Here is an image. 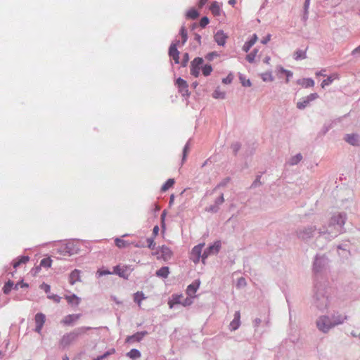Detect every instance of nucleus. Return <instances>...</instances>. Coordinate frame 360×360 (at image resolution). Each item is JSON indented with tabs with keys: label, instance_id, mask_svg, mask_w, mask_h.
<instances>
[{
	"label": "nucleus",
	"instance_id": "obj_1",
	"mask_svg": "<svg viewBox=\"0 0 360 360\" xmlns=\"http://www.w3.org/2000/svg\"><path fill=\"white\" fill-rule=\"evenodd\" d=\"M346 316H339L338 321L332 322L328 316H322L316 321L318 328L323 333H328L333 327L341 324L346 319Z\"/></svg>",
	"mask_w": 360,
	"mask_h": 360
},
{
	"label": "nucleus",
	"instance_id": "obj_2",
	"mask_svg": "<svg viewBox=\"0 0 360 360\" xmlns=\"http://www.w3.org/2000/svg\"><path fill=\"white\" fill-rule=\"evenodd\" d=\"M90 328V327H81L72 332L65 334L60 340V345L63 348L68 347L74 342L79 335L85 333Z\"/></svg>",
	"mask_w": 360,
	"mask_h": 360
},
{
	"label": "nucleus",
	"instance_id": "obj_3",
	"mask_svg": "<svg viewBox=\"0 0 360 360\" xmlns=\"http://www.w3.org/2000/svg\"><path fill=\"white\" fill-rule=\"evenodd\" d=\"M78 252L79 248L74 242L71 241L62 243L58 248V253L63 257L71 256L77 254Z\"/></svg>",
	"mask_w": 360,
	"mask_h": 360
},
{
	"label": "nucleus",
	"instance_id": "obj_4",
	"mask_svg": "<svg viewBox=\"0 0 360 360\" xmlns=\"http://www.w3.org/2000/svg\"><path fill=\"white\" fill-rule=\"evenodd\" d=\"M134 269L129 265H117L113 268L112 274L124 279H128Z\"/></svg>",
	"mask_w": 360,
	"mask_h": 360
},
{
	"label": "nucleus",
	"instance_id": "obj_5",
	"mask_svg": "<svg viewBox=\"0 0 360 360\" xmlns=\"http://www.w3.org/2000/svg\"><path fill=\"white\" fill-rule=\"evenodd\" d=\"M157 256V259H162L164 261H168L173 255L172 250L167 246L162 245L159 247L158 249L153 253Z\"/></svg>",
	"mask_w": 360,
	"mask_h": 360
},
{
	"label": "nucleus",
	"instance_id": "obj_6",
	"mask_svg": "<svg viewBox=\"0 0 360 360\" xmlns=\"http://www.w3.org/2000/svg\"><path fill=\"white\" fill-rule=\"evenodd\" d=\"M203 59L202 58H195L191 63L190 67L191 74L195 77L200 75V70L202 68Z\"/></svg>",
	"mask_w": 360,
	"mask_h": 360
},
{
	"label": "nucleus",
	"instance_id": "obj_7",
	"mask_svg": "<svg viewBox=\"0 0 360 360\" xmlns=\"http://www.w3.org/2000/svg\"><path fill=\"white\" fill-rule=\"evenodd\" d=\"M221 248L220 241H216L213 245L210 246L205 250L202 255V261L205 264V259L210 255L217 254Z\"/></svg>",
	"mask_w": 360,
	"mask_h": 360
},
{
	"label": "nucleus",
	"instance_id": "obj_8",
	"mask_svg": "<svg viewBox=\"0 0 360 360\" xmlns=\"http://www.w3.org/2000/svg\"><path fill=\"white\" fill-rule=\"evenodd\" d=\"M204 243H200L198 245H195L191 251V259L193 260L194 263H198L200 261V258L202 257L201 252L202 250L204 247Z\"/></svg>",
	"mask_w": 360,
	"mask_h": 360
},
{
	"label": "nucleus",
	"instance_id": "obj_9",
	"mask_svg": "<svg viewBox=\"0 0 360 360\" xmlns=\"http://www.w3.org/2000/svg\"><path fill=\"white\" fill-rule=\"evenodd\" d=\"M176 84L178 86L179 91L181 94L183 96H189L190 93L188 91V85L184 79L181 78H178L176 81Z\"/></svg>",
	"mask_w": 360,
	"mask_h": 360
},
{
	"label": "nucleus",
	"instance_id": "obj_10",
	"mask_svg": "<svg viewBox=\"0 0 360 360\" xmlns=\"http://www.w3.org/2000/svg\"><path fill=\"white\" fill-rule=\"evenodd\" d=\"M179 44V41L176 43L172 44L169 49V56L174 60L175 63L176 64L179 63V51L177 50V45Z\"/></svg>",
	"mask_w": 360,
	"mask_h": 360
},
{
	"label": "nucleus",
	"instance_id": "obj_11",
	"mask_svg": "<svg viewBox=\"0 0 360 360\" xmlns=\"http://www.w3.org/2000/svg\"><path fill=\"white\" fill-rule=\"evenodd\" d=\"M34 321L36 323V328L35 331L38 333H40L41 331V329L43 328V326L46 321V316L42 313H37L35 315Z\"/></svg>",
	"mask_w": 360,
	"mask_h": 360
},
{
	"label": "nucleus",
	"instance_id": "obj_12",
	"mask_svg": "<svg viewBox=\"0 0 360 360\" xmlns=\"http://www.w3.org/2000/svg\"><path fill=\"white\" fill-rule=\"evenodd\" d=\"M81 317V314H69L65 316L62 320L61 323L64 326H72L76 323Z\"/></svg>",
	"mask_w": 360,
	"mask_h": 360
},
{
	"label": "nucleus",
	"instance_id": "obj_13",
	"mask_svg": "<svg viewBox=\"0 0 360 360\" xmlns=\"http://www.w3.org/2000/svg\"><path fill=\"white\" fill-rule=\"evenodd\" d=\"M200 282L197 280L195 281L193 283L190 284L186 289V294L191 297H195V294L197 292V290L199 288Z\"/></svg>",
	"mask_w": 360,
	"mask_h": 360
},
{
	"label": "nucleus",
	"instance_id": "obj_14",
	"mask_svg": "<svg viewBox=\"0 0 360 360\" xmlns=\"http://www.w3.org/2000/svg\"><path fill=\"white\" fill-rule=\"evenodd\" d=\"M214 38L218 45L224 46L228 36L222 30H219L214 34Z\"/></svg>",
	"mask_w": 360,
	"mask_h": 360
},
{
	"label": "nucleus",
	"instance_id": "obj_15",
	"mask_svg": "<svg viewBox=\"0 0 360 360\" xmlns=\"http://www.w3.org/2000/svg\"><path fill=\"white\" fill-rule=\"evenodd\" d=\"M240 326V311H236L234 314V319L230 323L229 328L231 330H237Z\"/></svg>",
	"mask_w": 360,
	"mask_h": 360
},
{
	"label": "nucleus",
	"instance_id": "obj_16",
	"mask_svg": "<svg viewBox=\"0 0 360 360\" xmlns=\"http://www.w3.org/2000/svg\"><path fill=\"white\" fill-rule=\"evenodd\" d=\"M64 297L67 300L68 303L71 306L77 307L81 302V299L75 294L70 295H65Z\"/></svg>",
	"mask_w": 360,
	"mask_h": 360
},
{
	"label": "nucleus",
	"instance_id": "obj_17",
	"mask_svg": "<svg viewBox=\"0 0 360 360\" xmlns=\"http://www.w3.org/2000/svg\"><path fill=\"white\" fill-rule=\"evenodd\" d=\"M221 6L219 2L214 1L212 3L210 7V10L213 15L214 16H219L221 14Z\"/></svg>",
	"mask_w": 360,
	"mask_h": 360
},
{
	"label": "nucleus",
	"instance_id": "obj_18",
	"mask_svg": "<svg viewBox=\"0 0 360 360\" xmlns=\"http://www.w3.org/2000/svg\"><path fill=\"white\" fill-rule=\"evenodd\" d=\"M79 281H80V271L75 269L70 274L69 282L71 285H74L76 282Z\"/></svg>",
	"mask_w": 360,
	"mask_h": 360
},
{
	"label": "nucleus",
	"instance_id": "obj_19",
	"mask_svg": "<svg viewBox=\"0 0 360 360\" xmlns=\"http://www.w3.org/2000/svg\"><path fill=\"white\" fill-rule=\"evenodd\" d=\"M183 297V295H173L172 299L168 302L169 308L172 309L175 304H181Z\"/></svg>",
	"mask_w": 360,
	"mask_h": 360
},
{
	"label": "nucleus",
	"instance_id": "obj_20",
	"mask_svg": "<svg viewBox=\"0 0 360 360\" xmlns=\"http://www.w3.org/2000/svg\"><path fill=\"white\" fill-rule=\"evenodd\" d=\"M339 79V75L337 73H333L328 77L327 79L323 80L321 83V87L325 88L326 86L330 85L333 81Z\"/></svg>",
	"mask_w": 360,
	"mask_h": 360
},
{
	"label": "nucleus",
	"instance_id": "obj_21",
	"mask_svg": "<svg viewBox=\"0 0 360 360\" xmlns=\"http://www.w3.org/2000/svg\"><path fill=\"white\" fill-rule=\"evenodd\" d=\"M29 259L30 258L28 256H20L13 261V266L14 269H17L21 264H26L29 261Z\"/></svg>",
	"mask_w": 360,
	"mask_h": 360
},
{
	"label": "nucleus",
	"instance_id": "obj_22",
	"mask_svg": "<svg viewBox=\"0 0 360 360\" xmlns=\"http://www.w3.org/2000/svg\"><path fill=\"white\" fill-rule=\"evenodd\" d=\"M257 40V34H253L252 38L247 42L245 43V44L243 46V50L245 52H248L250 48L255 44V42Z\"/></svg>",
	"mask_w": 360,
	"mask_h": 360
},
{
	"label": "nucleus",
	"instance_id": "obj_23",
	"mask_svg": "<svg viewBox=\"0 0 360 360\" xmlns=\"http://www.w3.org/2000/svg\"><path fill=\"white\" fill-rule=\"evenodd\" d=\"M345 139L347 143L352 146L359 145V136L356 134H347Z\"/></svg>",
	"mask_w": 360,
	"mask_h": 360
},
{
	"label": "nucleus",
	"instance_id": "obj_24",
	"mask_svg": "<svg viewBox=\"0 0 360 360\" xmlns=\"http://www.w3.org/2000/svg\"><path fill=\"white\" fill-rule=\"evenodd\" d=\"M297 83L305 88L312 87L314 86V80L310 78L302 79L301 80H299Z\"/></svg>",
	"mask_w": 360,
	"mask_h": 360
},
{
	"label": "nucleus",
	"instance_id": "obj_25",
	"mask_svg": "<svg viewBox=\"0 0 360 360\" xmlns=\"http://www.w3.org/2000/svg\"><path fill=\"white\" fill-rule=\"evenodd\" d=\"M145 297L143 292L138 291L134 295V301L138 304L139 307H141L142 300H145Z\"/></svg>",
	"mask_w": 360,
	"mask_h": 360
},
{
	"label": "nucleus",
	"instance_id": "obj_26",
	"mask_svg": "<svg viewBox=\"0 0 360 360\" xmlns=\"http://www.w3.org/2000/svg\"><path fill=\"white\" fill-rule=\"evenodd\" d=\"M169 274V268L163 266L156 271V275L158 277L167 278Z\"/></svg>",
	"mask_w": 360,
	"mask_h": 360
},
{
	"label": "nucleus",
	"instance_id": "obj_27",
	"mask_svg": "<svg viewBox=\"0 0 360 360\" xmlns=\"http://www.w3.org/2000/svg\"><path fill=\"white\" fill-rule=\"evenodd\" d=\"M115 243L116 246L119 248H127L130 245V243L129 242H127V240H122L119 238H116L115 239Z\"/></svg>",
	"mask_w": 360,
	"mask_h": 360
},
{
	"label": "nucleus",
	"instance_id": "obj_28",
	"mask_svg": "<svg viewBox=\"0 0 360 360\" xmlns=\"http://www.w3.org/2000/svg\"><path fill=\"white\" fill-rule=\"evenodd\" d=\"M174 184V180L173 179H169L162 186L161 191L165 192L169 188H172Z\"/></svg>",
	"mask_w": 360,
	"mask_h": 360
},
{
	"label": "nucleus",
	"instance_id": "obj_29",
	"mask_svg": "<svg viewBox=\"0 0 360 360\" xmlns=\"http://www.w3.org/2000/svg\"><path fill=\"white\" fill-rule=\"evenodd\" d=\"M127 356L131 359H137L141 356V353L138 349H132L127 353Z\"/></svg>",
	"mask_w": 360,
	"mask_h": 360
},
{
	"label": "nucleus",
	"instance_id": "obj_30",
	"mask_svg": "<svg viewBox=\"0 0 360 360\" xmlns=\"http://www.w3.org/2000/svg\"><path fill=\"white\" fill-rule=\"evenodd\" d=\"M261 78L264 82H272L274 80V77L271 72L261 74Z\"/></svg>",
	"mask_w": 360,
	"mask_h": 360
},
{
	"label": "nucleus",
	"instance_id": "obj_31",
	"mask_svg": "<svg viewBox=\"0 0 360 360\" xmlns=\"http://www.w3.org/2000/svg\"><path fill=\"white\" fill-rule=\"evenodd\" d=\"M306 58V51L297 50L294 53V58L295 60L304 59Z\"/></svg>",
	"mask_w": 360,
	"mask_h": 360
},
{
	"label": "nucleus",
	"instance_id": "obj_32",
	"mask_svg": "<svg viewBox=\"0 0 360 360\" xmlns=\"http://www.w3.org/2000/svg\"><path fill=\"white\" fill-rule=\"evenodd\" d=\"M13 285H14L13 282L11 281H8L7 283H5V285L3 288L4 292L5 294H8L11 292Z\"/></svg>",
	"mask_w": 360,
	"mask_h": 360
},
{
	"label": "nucleus",
	"instance_id": "obj_33",
	"mask_svg": "<svg viewBox=\"0 0 360 360\" xmlns=\"http://www.w3.org/2000/svg\"><path fill=\"white\" fill-rule=\"evenodd\" d=\"M212 72V68L210 65H205L202 66V72L204 76H209Z\"/></svg>",
	"mask_w": 360,
	"mask_h": 360
},
{
	"label": "nucleus",
	"instance_id": "obj_34",
	"mask_svg": "<svg viewBox=\"0 0 360 360\" xmlns=\"http://www.w3.org/2000/svg\"><path fill=\"white\" fill-rule=\"evenodd\" d=\"M52 264V260L50 257L44 258L41 260L40 265L45 268L51 267Z\"/></svg>",
	"mask_w": 360,
	"mask_h": 360
},
{
	"label": "nucleus",
	"instance_id": "obj_35",
	"mask_svg": "<svg viewBox=\"0 0 360 360\" xmlns=\"http://www.w3.org/2000/svg\"><path fill=\"white\" fill-rule=\"evenodd\" d=\"M180 34H181V39H182L181 44L184 45L186 42L187 39H188L187 31H186L185 27L182 26L181 27Z\"/></svg>",
	"mask_w": 360,
	"mask_h": 360
},
{
	"label": "nucleus",
	"instance_id": "obj_36",
	"mask_svg": "<svg viewBox=\"0 0 360 360\" xmlns=\"http://www.w3.org/2000/svg\"><path fill=\"white\" fill-rule=\"evenodd\" d=\"M145 335V333H136V334H134L132 336H130V337H128L127 339V342H129L132 340H136V341H139L141 340L143 337Z\"/></svg>",
	"mask_w": 360,
	"mask_h": 360
},
{
	"label": "nucleus",
	"instance_id": "obj_37",
	"mask_svg": "<svg viewBox=\"0 0 360 360\" xmlns=\"http://www.w3.org/2000/svg\"><path fill=\"white\" fill-rule=\"evenodd\" d=\"M198 15H199L198 12L195 9H193V8L190 9L186 13L187 18H191V19H195L196 18L198 17Z\"/></svg>",
	"mask_w": 360,
	"mask_h": 360
},
{
	"label": "nucleus",
	"instance_id": "obj_38",
	"mask_svg": "<svg viewBox=\"0 0 360 360\" xmlns=\"http://www.w3.org/2000/svg\"><path fill=\"white\" fill-rule=\"evenodd\" d=\"M214 98L223 99L225 98V92L221 91L219 89H217L212 94Z\"/></svg>",
	"mask_w": 360,
	"mask_h": 360
},
{
	"label": "nucleus",
	"instance_id": "obj_39",
	"mask_svg": "<svg viewBox=\"0 0 360 360\" xmlns=\"http://www.w3.org/2000/svg\"><path fill=\"white\" fill-rule=\"evenodd\" d=\"M257 50H255L253 52L249 53L248 55H247L246 56V59L249 62V63H253L255 59V57H256V55H257Z\"/></svg>",
	"mask_w": 360,
	"mask_h": 360
},
{
	"label": "nucleus",
	"instance_id": "obj_40",
	"mask_svg": "<svg viewBox=\"0 0 360 360\" xmlns=\"http://www.w3.org/2000/svg\"><path fill=\"white\" fill-rule=\"evenodd\" d=\"M302 159L301 154H297L295 157H292L290 160V165H296Z\"/></svg>",
	"mask_w": 360,
	"mask_h": 360
},
{
	"label": "nucleus",
	"instance_id": "obj_41",
	"mask_svg": "<svg viewBox=\"0 0 360 360\" xmlns=\"http://www.w3.org/2000/svg\"><path fill=\"white\" fill-rule=\"evenodd\" d=\"M115 349H112L111 350L106 352L103 355H101V356H98V358H96V359H95L94 360H103V359H105L108 356L115 353Z\"/></svg>",
	"mask_w": 360,
	"mask_h": 360
},
{
	"label": "nucleus",
	"instance_id": "obj_42",
	"mask_svg": "<svg viewBox=\"0 0 360 360\" xmlns=\"http://www.w3.org/2000/svg\"><path fill=\"white\" fill-rule=\"evenodd\" d=\"M154 239H155V238H153V237H151V238H149L147 239L148 247L150 250L155 249V243Z\"/></svg>",
	"mask_w": 360,
	"mask_h": 360
},
{
	"label": "nucleus",
	"instance_id": "obj_43",
	"mask_svg": "<svg viewBox=\"0 0 360 360\" xmlns=\"http://www.w3.org/2000/svg\"><path fill=\"white\" fill-rule=\"evenodd\" d=\"M209 19L207 17H202L200 21V26L202 27H205L209 24Z\"/></svg>",
	"mask_w": 360,
	"mask_h": 360
},
{
	"label": "nucleus",
	"instance_id": "obj_44",
	"mask_svg": "<svg viewBox=\"0 0 360 360\" xmlns=\"http://www.w3.org/2000/svg\"><path fill=\"white\" fill-rule=\"evenodd\" d=\"M280 70L281 72H283L286 75V82L288 83L289 82V78L292 76V72L290 70H285L283 68H281Z\"/></svg>",
	"mask_w": 360,
	"mask_h": 360
},
{
	"label": "nucleus",
	"instance_id": "obj_45",
	"mask_svg": "<svg viewBox=\"0 0 360 360\" xmlns=\"http://www.w3.org/2000/svg\"><path fill=\"white\" fill-rule=\"evenodd\" d=\"M319 98V95L316 93H313L307 96V97L305 98L309 103L314 101L315 99Z\"/></svg>",
	"mask_w": 360,
	"mask_h": 360
},
{
	"label": "nucleus",
	"instance_id": "obj_46",
	"mask_svg": "<svg viewBox=\"0 0 360 360\" xmlns=\"http://www.w3.org/2000/svg\"><path fill=\"white\" fill-rule=\"evenodd\" d=\"M48 298L52 300L53 302L56 303H60L61 300V297L57 295H48Z\"/></svg>",
	"mask_w": 360,
	"mask_h": 360
},
{
	"label": "nucleus",
	"instance_id": "obj_47",
	"mask_svg": "<svg viewBox=\"0 0 360 360\" xmlns=\"http://www.w3.org/2000/svg\"><path fill=\"white\" fill-rule=\"evenodd\" d=\"M309 103L304 99L303 101L298 102L297 103V107L299 109H304Z\"/></svg>",
	"mask_w": 360,
	"mask_h": 360
},
{
	"label": "nucleus",
	"instance_id": "obj_48",
	"mask_svg": "<svg viewBox=\"0 0 360 360\" xmlns=\"http://www.w3.org/2000/svg\"><path fill=\"white\" fill-rule=\"evenodd\" d=\"M192 300L191 297H186L184 300H182L181 303L180 304H182L184 307L189 306L192 304Z\"/></svg>",
	"mask_w": 360,
	"mask_h": 360
},
{
	"label": "nucleus",
	"instance_id": "obj_49",
	"mask_svg": "<svg viewBox=\"0 0 360 360\" xmlns=\"http://www.w3.org/2000/svg\"><path fill=\"white\" fill-rule=\"evenodd\" d=\"M19 288H28V284L23 282H19L15 285L14 289L18 290Z\"/></svg>",
	"mask_w": 360,
	"mask_h": 360
},
{
	"label": "nucleus",
	"instance_id": "obj_50",
	"mask_svg": "<svg viewBox=\"0 0 360 360\" xmlns=\"http://www.w3.org/2000/svg\"><path fill=\"white\" fill-rule=\"evenodd\" d=\"M232 80H233V76L231 75H229L226 78H224L222 79V82L224 84H227L231 83Z\"/></svg>",
	"mask_w": 360,
	"mask_h": 360
},
{
	"label": "nucleus",
	"instance_id": "obj_51",
	"mask_svg": "<svg viewBox=\"0 0 360 360\" xmlns=\"http://www.w3.org/2000/svg\"><path fill=\"white\" fill-rule=\"evenodd\" d=\"M188 150H189V147H188V144L187 143L184 148V151H183V160H185L186 158V156H187V153L188 152Z\"/></svg>",
	"mask_w": 360,
	"mask_h": 360
},
{
	"label": "nucleus",
	"instance_id": "obj_52",
	"mask_svg": "<svg viewBox=\"0 0 360 360\" xmlns=\"http://www.w3.org/2000/svg\"><path fill=\"white\" fill-rule=\"evenodd\" d=\"M97 273L99 276H104V275H108V274H112L110 271H109L108 270H101V269L98 270L97 271Z\"/></svg>",
	"mask_w": 360,
	"mask_h": 360
},
{
	"label": "nucleus",
	"instance_id": "obj_53",
	"mask_svg": "<svg viewBox=\"0 0 360 360\" xmlns=\"http://www.w3.org/2000/svg\"><path fill=\"white\" fill-rule=\"evenodd\" d=\"M41 289H43L46 293L50 291L51 287L48 284H42L41 285Z\"/></svg>",
	"mask_w": 360,
	"mask_h": 360
},
{
	"label": "nucleus",
	"instance_id": "obj_54",
	"mask_svg": "<svg viewBox=\"0 0 360 360\" xmlns=\"http://www.w3.org/2000/svg\"><path fill=\"white\" fill-rule=\"evenodd\" d=\"M158 233H159V227H158V226H155L153 229V237L155 238L158 235Z\"/></svg>",
	"mask_w": 360,
	"mask_h": 360
},
{
	"label": "nucleus",
	"instance_id": "obj_55",
	"mask_svg": "<svg viewBox=\"0 0 360 360\" xmlns=\"http://www.w3.org/2000/svg\"><path fill=\"white\" fill-rule=\"evenodd\" d=\"M271 39V34H268L265 38H264L261 42L264 44H266V43H268Z\"/></svg>",
	"mask_w": 360,
	"mask_h": 360
},
{
	"label": "nucleus",
	"instance_id": "obj_56",
	"mask_svg": "<svg viewBox=\"0 0 360 360\" xmlns=\"http://www.w3.org/2000/svg\"><path fill=\"white\" fill-rule=\"evenodd\" d=\"M242 84L243 86H251V82L249 79L248 80H244L242 82Z\"/></svg>",
	"mask_w": 360,
	"mask_h": 360
},
{
	"label": "nucleus",
	"instance_id": "obj_57",
	"mask_svg": "<svg viewBox=\"0 0 360 360\" xmlns=\"http://www.w3.org/2000/svg\"><path fill=\"white\" fill-rule=\"evenodd\" d=\"M325 72H326V70H323L319 71V72H316V76H326V75H325V73H324Z\"/></svg>",
	"mask_w": 360,
	"mask_h": 360
},
{
	"label": "nucleus",
	"instance_id": "obj_58",
	"mask_svg": "<svg viewBox=\"0 0 360 360\" xmlns=\"http://www.w3.org/2000/svg\"><path fill=\"white\" fill-rule=\"evenodd\" d=\"M207 0H200L199 1V7L200 8H202L206 3H207Z\"/></svg>",
	"mask_w": 360,
	"mask_h": 360
},
{
	"label": "nucleus",
	"instance_id": "obj_59",
	"mask_svg": "<svg viewBox=\"0 0 360 360\" xmlns=\"http://www.w3.org/2000/svg\"><path fill=\"white\" fill-rule=\"evenodd\" d=\"M270 60H271V58L269 56H266L264 58V63H266V64H269L270 63Z\"/></svg>",
	"mask_w": 360,
	"mask_h": 360
},
{
	"label": "nucleus",
	"instance_id": "obj_60",
	"mask_svg": "<svg viewBox=\"0 0 360 360\" xmlns=\"http://www.w3.org/2000/svg\"><path fill=\"white\" fill-rule=\"evenodd\" d=\"M360 53V45L352 51V54Z\"/></svg>",
	"mask_w": 360,
	"mask_h": 360
},
{
	"label": "nucleus",
	"instance_id": "obj_61",
	"mask_svg": "<svg viewBox=\"0 0 360 360\" xmlns=\"http://www.w3.org/2000/svg\"><path fill=\"white\" fill-rule=\"evenodd\" d=\"M245 280L243 278H240L238 280V285H245Z\"/></svg>",
	"mask_w": 360,
	"mask_h": 360
},
{
	"label": "nucleus",
	"instance_id": "obj_62",
	"mask_svg": "<svg viewBox=\"0 0 360 360\" xmlns=\"http://www.w3.org/2000/svg\"><path fill=\"white\" fill-rule=\"evenodd\" d=\"M229 4L233 6L236 4V0H229Z\"/></svg>",
	"mask_w": 360,
	"mask_h": 360
},
{
	"label": "nucleus",
	"instance_id": "obj_63",
	"mask_svg": "<svg viewBox=\"0 0 360 360\" xmlns=\"http://www.w3.org/2000/svg\"><path fill=\"white\" fill-rule=\"evenodd\" d=\"M339 316H342V315H338L337 316H333V321L332 322H334L335 321H338L339 319Z\"/></svg>",
	"mask_w": 360,
	"mask_h": 360
},
{
	"label": "nucleus",
	"instance_id": "obj_64",
	"mask_svg": "<svg viewBox=\"0 0 360 360\" xmlns=\"http://www.w3.org/2000/svg\"><path fill=\"white\" fill-rule=\"evenodd\" d=\"M185 58H186V61L184 63L183 65L185 66L186 65V63L188 60V53H186L185 54Z\"/></svg>",
	"mask_w": 360,
	"mask_h": 360
}]
</instances>
